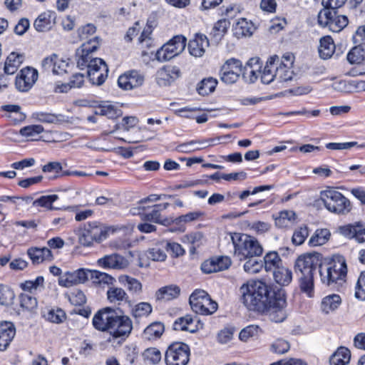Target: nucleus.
I'll return each mask as SVG.
<instances>
[{
  "mask_svg": "<svg viewBox=\"0 0 365 365\" xmlns=\"http://www.w3.org/2000/svg\"><path fill=\"white\" fill-rule=\"evenodd\" d=\"M43 131V128L40 125H31L22 128L20 134L24 137L35 140L36 137Z\"/></svg>",
  "mask_w": 365,
  "mask_h": 365,
  "instance_id": "13d9d810",
  "label": "nucleus"
},
{
  "mask_svg": "<svg viewBox=\"0 0 365 365\" xmlns=\"http://www.w3.org/2000/svg\"><path fill=\"white\" fill-rule=\"evenodd\" d=\"M365 59V43L354 46L347 54V60L351 63H360Z\"/></svg>",
  "mask_w": 365,
  "mask_h": 365,
  "instance_id": "37998d69",
  "label": "nucleus"
},
{
  "mask_svg": "<svg viewBox=\"0 0 365 365\" xmlns=\"http://www.w3.org/2000/svg\"><path fill=\"white\" fill-rule=\"evenodd\" d=\"M164 325L161 322H153L148 326L142 334V338L147 341L155 340L164 332Z\"/></svg>",
  "mask_w": 365,
  "mask_h": 365,
  "instance_id": "473e14b6",
  "label": "nucleus"
},
{
  "mask_svg": "<svg viewBox=\"0 0 365 365\" xmlns=\"http://www.w3.org/2000/svg\"><path fill=\"white\" fill-rule=\"evenodd\" d=\"M186 38L182 35L173 36L163 45L156 53V58L159 61H167L180 54L185 48Z\"/></svg>",
  "mask_w": 365,
  "mask_h": 365,
  "instance_id": "9d476101",
  "label": "nucleus"
},
{
  "mask_svg": "<svg viewBox=\"0 0 365 365\" xmlns=\"http://www.w3.org/2000/svg\"><path fill=\"white\" fill-rule=\"evenodd\" d=\"M309 235L308 228L301 227L296 230L292 235V241L295 245H301Z\"/></svg>",
  "mask_w": 365,
  "mask_h": 365,
  "instance_id": "e2e57ef3",
  "label": "nucleus"
},
{
  "mask_svg": "<svg viewBox=\"0 0 365 365\" xmlns=\"http://www.w3.org/2000/svg\"><path fill=\"white\" fill-rule=\"evenodd\" d=\"M209 46V41L205 35L197 34L188 43V51L195 57L204 55L206 48Z\"/></svg>",
  "mask_w": 365,
  "mask_h": 365,
  "instance_id": "5701e85b",
  "label": "nucleus"
},
{
  "mask_svg": "<svg viewBox=\"0 0 365 365\" xmlns=\"http://www.w3.org/2000/svg\"><path fill=\"white\" fill-rule=\"evenodd\" d=\"M351 359L350 351L344 346H341L331 356L330 365H347Z\"/></svg>",
  "mask_w": 365,
  "mask_h": 365,
  "instance_id": "72a5a7b5",
  "label": "nucleus"
},
{
  "mask_svg": "<svg viewBox=\"0 0 365 365\" xmlns=\"http://www.w3.org/2000/svg\"><path fill=\"white\" fill-rule=\"evenodd\" d=\"M360 227V222L354 225H346L339 227V232L348 238H355L357 241L358 231Z\"/></svg>",
  "mask_w": 365,
  "mask_h": 365,
  "instance_id": "6e6d98bb",
  "label": "nucleus"
},
{
  "mask_svg": "<svg viewBox=\"0 0 365 365\" xmlns=\"http://www.w3.org/2000/svg\"><path fill=\"white\" fill-rule=\"evenodd\" d=\"M189 302L192 311L202 315L212 314L218 308L217 303L202 289L195 290L190 296Z\"/></svg>",
  "mask_w": 365,
  "mask_h": 365,
  "instance_id": "1a4fd4ad",
  "label": "nucleus"
},
{
  "mask_svg": "<svg viewBox=\"0 0 365 365\" xmlns=\"http://www.w3.org/2000/svg\"><path fill=\"white\" fill-rule=\"evenodd\" d=\"M272 274L276 283L281 286L288 285L292 279V271L283 265L272 272Z\"/></svg>",
  "mask_w": 365,
  "mask_h": 365,
  "instance_id": "e433bc0d",
  "label": "nucleus"
},
{
  "mask_svg": "<svg viewBox=\"0 0 365 365\" xmlns=\"http://www.w3.org/2000/svg\"><path fill=\"white\" fill-rule=\"evenodd\" d=\"M88 274L94 284L98 285H108L110 287L115 282V279L111 275L98 270H89Z\"/></svg>",
  "mask_w": 365,
  "mask_h": 365,
  "instance_id": "58836bf2",
  "label": "nucleus"
},
{
  "mask_svg": "<svg viewBox=\"0 0 365 365\" xmlns=\"http://www.w3.org/2000/svg\"><path fill=\"white\" fill-rule=\"evenodd\" d=\"M261 67L259 58H250L242 71L243 79L250 83L255 82L260 73Z\"/></svg>",
  "mask_w": 365,
  "mask_h": 365,
  "instance_id": "393cba45",
  "label": "nucleus"
},
{
  "mask_svg": "<svg viewBox=\"0 0 365 365\" xmlns=\"http://www.w3.org/2000/svg\"><path fill=\"white\" fill-rule=\"evenodd\" d=\"M181 74L180 69L175 66H165L156 73V83L161 87L170 86Z\"/></svg>",
  "mask_w": 365,
  "mask_h": 365,
  "instance_id": "a211bd4d",
  "label": "nucleus"
},
{
  "mask_svg": "<svg viewBox=\"0 0 365 365\" xmlns=\"http://www.w3.org/2000/svg\"><path fill=\"white\" fill-rule=\"evenodd\" d=\"M294 219L295 213L293 211L284 210L275 217V225L280 228L287 227L294 222Z\"/></svg>",
  "mask_w": 365,
  "mask_h": 365,
  "instance_id": "49530a36",
  "label": "nucleus"
},
{
  "mask_svg": "<svg viewBox=\"0 0 365 365\" xmlns=\"http://www.w3.org/2000/svg\"><path fill=\"white\" fill-rule=\"evenodd\" d=\"M275 76H277V81L279 83L287 82L291 81L294 76V72L290 67V63L288 65H276Z\"/></svg>",
  "mask_w": 365,
  "mask_h": 365,
  "instance_id": "a18cd8bd",
  "label": "nucleus"
},
{
  "mask_svg": "<svg viewBox=\"0 0 365 365\" xmlns=\"http://www.w3.org/2000/svg\"><path fill=\"white\" fill-rule=\"evenodd\" d=\"M99 267L104 269H123L128 267L126 259L118 254L105 255L97 261Z\"/></svg>",
  "mask_w": 365,
  "mask_h": 365,
  "instance_id": "4be33fe9",
  "label": "nucleus"
},
{
  "mask_svg": "<svg viewBox=\"0 0 365 365\" xmlns=\"http://www.w3.org/2000/svg\"><path fill=\"white\" fill-rule=\"evenodd\" d=\"M89 269L80 268L72 272H66L58 278V284L71 287L86 282L88 279Z\"/></svg>",
  "mask_w": 365,
  "mask_h": 365,
  "instance_id": "dca6fc26",
  "label": "nucleus"
},
{
  "mask_svg": "<svg viewBox=\"0 0 365 365\" xmlns=\"http://www.w3.org/2000/svg\"><path fill=\"white\" fill-rule=\"evenodd\" d=\"M203 328V323L197 317L187 314L177 319L173 324V329L176 331H187L195 333Z\"/></svg>",
  "mask_w": 365,
  "mask_h": 365,
  "instance_id": "aec40b11",
  "label": "nucleus"
},
{
  "mask_svg": "<svg viewBox=\"0 0 365 365\" xmlns=\"http://www.w3.org/2000/svg\"><path fill=\"white\" fill-rule=\"evenodd\" d=\"M57 199L58 196L56 195L41 196L33 202V205L36 207H43L50 210H53L55 208L52 207V204Z\"/></svg>",
  "mask_w": 365,
  "mask_h": 365,
  "instance_id": "bf43d9fd",
  "label": "nucleus"
},
{
  "mask_svg": "<svg viewBox=\"0 0 365 365\" xmlns=\"http://www.w3.org/2000/svg\"><path fill=\"white\" fill-rule=\"evenodd\" d=\"M230 237L235 249L234 255L240 260H245L262 254V247L255 237L238 232L231 233Z\"/></svg>",
  "mask_w": 365,
  "mask_h": 365,
  "instance_id": "39448f33",
  "label": "nucleus"
},
{
  "mask_svg": "<svg viewBox=\"0 0 365 365\" xmlns=\"http://www.w3.org/2000/svg\"><path fill=\"white\" fill-rule=\"evenodd\" d=\"M320 199L328 211L336 215H345L352 209L350 200L334 189L322 191Z\"/></svg>",
  "mask_w": 365,
  "mask_h": 365,
  "instance_id": "423d86ee",
  "label": "nucleus"
},
{
  "mask_svg": "<svg viewBox=\"0 0 365 365\" xmlns=\"http://www.w3.org/2000/svg\"><path fill=\"white\" fill-rule=\"evenodd\" d=\"M275 58H269L261 73V81L263 83L269 84L272 82L274 79L277 80V76H275L276 64L274 63Z\"/></svg>",
  "mask_w": 365,
  "mask_h": 365,
  "instance_id": "ea45409f",
  "label": "nucleus"
},
{
  "mask_svg": "<svg viewBox=\"0 0 365 365\" xmlns=\"http://www.w3.org/2000/svg\"><path fill=\"white\" fill-rule=\"evenodd\" d=\"M265 312H267L271 321L279 323L287 318L285 307L287 305L284 294L281 292L272 293Z\"/></svg>",
  "mask_w": 365,
  "mask_h": 365,
  "instance_id": "ddd939ff",
  "label": "nucleus"
},
{
  "mask_svg": "<svg viewBox=\"0 0 365 365\" xmlns=\"http://www.w3.org/2000/svg\"><path fill=\"white\" fill-rule=\"evenodd\" d=\"M105 307L99 310L93 318V325L98 331H108L113 339H127L133 330L131 319L123 314L120 309Z\"/></svg>",
  "mask_w": 365,
  "mask_h": 365,
  "instance_id": "f257e3e1",
  "label": "nucleus"
},
{
  "mask_svg": "<svg viewBox=\"0 0 365 365\" xmlns=\"http://www.w3.org/2000/svg\"><path fill=\"white\" fill-rule=\"evenodd\" d=\"M230 264L231 261L227 257H212L201 264V269L205 274H210L227 269Z\"/></svg>",
  "mask_w": 365,
  "mask_h": 365,
  "instance_id": "412c9836",
  "label": "nucleus"
},
{
  "mask_svg": "<svg viewBox=\"0 0 365 365\" xmlns=\"http://www.w3.org/2000/svg\"><path fill=\"white\" fill-rule=\"evenodd\" d=\"M318 50L322 58L327 59L330 58L335 51V44L331 37L329 36L322 37L319 41Z\"/></svg>",
  "mask_w": 365,
  "mask_h": 365,
  "instance_id": "f704fd0d",
  "label": "nucleus"
},
{
  "mask_svg": "<svg viewBox=\"0 0 365 365\" xmlns=\"http://www.w3.org/2000/svg\"><path fill=\"white\" fill-rule=\"evenodd\" d=\"M96 114L107 116L108 118L114 119L121 115V110L117 109L114 106L107 104L100 106Z\"/></svg>",
  "mask_w": 365,
  "mask_h": 365,
  "instance_id": "5fc2aeb1",
  "label": "nucleus"
},
{
  "mask_svg": "<svg viewBox=\"0 0 365 365\" xmlns=\"http://www.w3.org/2000/svg\"><path fill=\"white\" fill-rule=\"evenodd\" d=\"M260 331L257 325H250L241 330L239 338L243 341H247L250 339L257 337Z\"/></svg>",
  "mask_w": 365,
  "mask_h": 365,
  "instance_id": "4d7b16f0",
  "label": "nucleus"
},
{
  "mask_svg": "<svg viewBox=\"0 0 365 365\" xmlns=\"http://www.w3.org/2000/svg\"><path fill=\"white\" fill-rule=\"evenodd\" d=\"M27 254L34 264H39L43 261H51L53 259L52 252L47 247H31L27 250Z\"/></svg>",
  "mask_w": 365,
  "mask_h": 365,
  "instance_id": "bb28decb",
  "label": "nucleus"
},
{
  "mask_svg": "<svg viewBox=\"0 0 365 365\" xmlns=\"http://www.w3.org/2000/svg\"><path fill=\"white\" fill-rule=\"evenodd\" d=\"M180 293L178 286L170 284L159 289L155 293V297L158 301H170L178 297Z\"/></svg>",
  "mask_w": 365,
  "mask_h": 365,
  "instance_id": "7c9ffc66",
  "label": "nucleus"
},
{
  "mask_svg": "<svg viewBox=\"0 0 365 365\" xmlns=\"http://www.w3.org/2000/svg\"><path fill=\"white\" fill-rule=\"evenodd\" d=\"M289 348V342L282 339H277L271 346L272 351L279 354L286 353Z\"/></svg>",
  "mask_w": 365,
  "mask_h": 365,
  "instance_id": "338daca9",
  "label": "nucleus"
},
{
  "mask_svg": "<svg viewBox=\"0 0 365 365\" xmlns=\"http://www.w3.org/2000/svg\"><path fill=\"white\" fill-rule=\"evenodd\" d=\"M118 281L132 294L139 295L142 292V284L135 278L128 275H120L118 277Z\"/></svg>",
  "mask_w": 365,
  "mask_h": 365,
  "instance_id": "2f4dec72",
  "label": "nucleus"
},
{
  "mask_svg": "<svg viewBox=\"0 0 365 365\" xmlns=\"http://www.w3.org/2000/svg\"><path fill=\"white\" fill-rule=\"evenodd\" d=\"M242 71V64L240 60L236 58L228 59L220 69V79L227 84L234 83L238 80Z\"/></svg>",
  "mask_w": 365,
  "mask_h": 365,
  "instance_id": "4468645a",
  "label": "nucleus"
},
{
  "mask_svg": "<svg viewBox=\"0 0 365 365\" xmlns=\"http://www.w3.org/2000/svg\"><path fill=\"white\" fill-rule=\"evenodd\" d=\"M16 334L14 324L8 321L0 322V351H4L9 346Z\"/></svg>",
  "mask_w": 365,
  "mask_h": 365,
  "instance_id": "b1692460",
  "label": "nucleus"
},
{
  "mask_svg": "<svg viewBox=\"0 0 365 365\" xmlns=\"http://www.w3.org/2000/svg\"><path fill=\"white\" fill-rule=\"evenodd\" d=\"M275 292L262 281L250 280L240 288V299L243 304L249 310L259 312H265L272 293Z\"/></svg>",
  "mask_w": 365,
  "mask_h": 365,
  "instance_id": "7ed1b4c3",
  "label": "nucleus"
},
{
  "mask_svg": "<svg viewBox=\"0 0 365 365\" xmlns=\"http://www.w3.org/2000/svg\"><path fill=\"white\" fill-rule=\"evenodd\" d=\"M230 22L226 19H220L215 23L213 27V36L218 40L221 39L223 35L226 33Z\"/></svg>",
  "mask_w": 365,
  "mask_h": 365,
  "instance_id": "052dcab7",
  "label": "nucleus"
},
{
  "mask_svg": "<svg viewBox=\"0 0 365 365\" xmlns=\"http://www.w3.org/2000/svg\"><path fill=\"white\" fill-rule=\"evenodd\" d=\"M143 360L148 364H157L161 360V353L160 351L155 347H150L146 349L143 352Z\"/></svg>",
  "mask_w": 365,
  "mask_h": 365,
  "instance_id": "3c124183",
  "label": "nucleus"
},
{
  "mask_svg": "<svg viewBox=\"0 0 365 365\" xmlns=\"http://www.w3.org/2000/svg\"><path fill=\"white\" fill-rule=\"evenodd\" d=\"M44 279L43 277H37L35 280H28L20 284V287L25 292L36 294L38 290L43 289Z\"/></svg>",
  "mask_w": 365,
  "mask_h": 365,
  "instance_id": "c03bdc74",
  "label": "nucleus"
},
{
  "mask_svg": "<svg viewBox=\"0 0 365 365\" xmlns=\"http://www.w3.org/2000/svg\"><path fill=\"white\" fill-rule=\"evenodd\" d=\"M101 44V38L94 36L92 39L83 43L77 50V66L81 69L88 68V76L93 84H103L108 76V68L106 62L100 58H93L95 52Z\"/></svg>",
  "mask_w": 365,
  "mask_h": 365,
  "instance_id": "f03ea898",
  "label": "nucleus"
},
{
  "mask_svg": "<svg viewBox=\"0 0 365 365\" xmlns=\"http://www.w3.org/2000/svg\"><path fill=\"white\" fill-rule=\"evenodd\" d=\"M320 267L318 253L302 255L295 261L294 271L299 277L300 289L309 297L314 292V275Z\"/></svg>",
  "mask_w": 365,
  "mask_h": 365,
  "instance_id": "20e7f679",
  "label": "nucleus"
},
{
  "mask_svg": "<svg viewBox=\"0 0 365 365\" xmlns=\"http://www.w3.org/2000/svg\"><path fill=\"white\" fill-rule=\"evenodd\" d=\"M190 350L187 344L174 342L167 349L165 354L166 365H187L190 360Z\"/></svg>",
  "mask_w": 365,
  "mask_h": 365,
  "instance_id": "f8f14e48",
  "label": "nucleus"
},
{
  "mask_svg": "<svg viewBox=\"0 0 365 365\" xmlns=\"http://www.w3.org/2000/svg\"><path fill=\"white\" fill-rule=\"evenodd\" d=\"M168 202L156 204L151 207V210L145 212L143 219L155 223H158L165 226L170 225L174 222L173 217H163L161 212L169 207Z\"/></svg>",
  "mask_w": 365,
  "mask_h": 365,
  "instance_id": "6ab92c4d",
  "label": "nucleus"
},
{
  "mask_svg": "<svg viewBox=\"0 0 365 365\" xmlns=\"http://www.w3.org/2000/svg\"><path fill=\"white\" fill-rule=\"evenodd\" d=\"M96 31V27L92 24H87L81 27H80L78 30V36L81 40L88 41L91 40L89 37L94 34ZM93 38H91L92 39Z\"/></svg>",
  "mask_w": 365,
  "mask_h": 365,
  "instance_id": "680f3d73",
  "label": "nucleus"
},
{
  "mask_svg": "<svg viewBox=\"0 0 365 365\" xmlns=\"http://www.w3.org/2000/svg\"><path fill=\"white\" fill-rule=\"evenodd\" d=\"M51 25V16L48 14H41L34 23L36 31L43 32L49 29Z\"/></svg>",
  "mask_w": 365,
  "mask_h": 365,
  "instance_id": "864d4df0",
  "label": "nucleus"
},
{
  "mask_svg": "<svg viewBox=\"0 0 365 365\" xmlns=\"http://www.w3.org/2000/svg\"><path fill=\"white\" fill-rule=\"evenodd\" d=\"M165 241H161L155 245L153 247L149 249L147 252V256L148 258L153 261H165L166 255V247L164 246Z\"/></svg>",
  "mask_w": 365,
  "mask_h": 365,
  "instance_id": "a19ab883",
  "label": "nucleus"
},
{
  "mask_svg": "<svg viewBox=\"0 0 365 365\" xmlns=\"http://www.w3.org/2000/svg\"><path fill=\"white\" fill-rule=\"evenodd\" d=\"M114 231L113 227L106 226L98 222H88L81 231L78 242L84 247H91L93 242H102L108 237L110 232H114Z\"/></svg>",
  "mask_w": 365,
  "mask_h": 365,
  "instance_id": "6e6552de",
  "label": "nucleus"
},
{
  "mask_svg": "<svg viewBox=\"0 0 365 365\" xmlns=\"http://www.w3.org/2000/svg\"><path fill=\"white\" fill-rule=\"evenodd\" d=\"M153 311L152 306L148 302H140L135 305L131 310V315L135 319L148 317Z\"/></svg>",
  "mask_w": 365,
  "mask_h": 365,
  "instance_id": "09e8293b",
  "label": "nucleus"
},
{
  "mask_svg": "<svg viewBox=\"0 0 365 365\" xmlns=\"http://www.w3.org/2000/svg\"><path fill=\"white\" fill-rule=\"evenodd\" d=\"M15 294L9 287L0 284V304L10 306L13 304Z\"/></svg>",
  "mask_w": 365,
  "mask_h": 365,
  "instance_id": "8fccbe9b",
  "label": "nucleus"
},
{
  "mask_svg": "<svg viewBox=\"0 0 365 365\" xmlns=\"http://www.w3.org/2000/svg\"><path fill=\"white\" fill-rule=\"evenodd\" d=\"M341 304L339 295L333 294L324 297L321 302V311L325 314H329L335 312Z\"/></svg>",
  "mask_w": 365,
  "mask_h": 365,
  "instance_id": "cd10ccee",
  "label": "nucleus"
},
{
  "mask_svg": "<svg viewBox=\"0 0 365 365\" xmlns=\"http://www.w3.org/2000/svg\"><path fill=\"white\" fill-rule=\"evenodd\" d=\"M37 78L38 73L36 69L30 67L24 68L16 78V88L21 92H26L31 89Z\"/></svg>",
  "mask_w": 365,
  "mask_h": 365,
  "instance_id": "f3484780",
  "label": "nucleus"
},
{
  "mask_svg": "<svg viewBox=\"0 0 365 365\" xmlns=\"http://www.w3.org/2000/svg\"><path fill=\"white\" fill-rule=\"evenodd\" d=\"M255 29L253 24L245 19H240L233 28L234 34L238 38L252 36Z\"/></svg>",
  "mask_w": 365,
  "mask_h": 365,
  "instance_id": "c756f323",
  "label": "nucleus"
},
{
  "mask_svg": "<svg viewBox=\"0 0 365 365\" xmlns=\"http://www.w3.org/2000/svg\"><path fill=\"white\" fill-rule=\"evenodd\" d=\"M20 306L24 309L33 312L37 308L38 302L36 297L29 294H21L19 296Z\"/></svg>",
  "mask_w": 365,
  "mask_h": 365,
  "instance_id": "603ef678",
  "label": "nucleus"
},
{
  "mask_svg": "<svg viewBox=\"0 0 365 365\" xmlns=\"http://www.w3.org/2000/svg\"><path fill=\"white\" fill-rule=\"evenodd\" d=\"M355 297L361 300L365 299V271L361 273L358 279Z\"/></svg>",
  "mask_w": 365,
  "mask_h": 365,
  "instance_id": "774afa93",
  "label": "nucleus"
},
{
  "mask_svg": "<svg viewBox=\"0 0 365 365\" xmlns=\"http://www.w3.org/2000/svg\"><path fill=\"white\" fill-rule=\"evenodd\" d=\"M266 272H274L282 265V261L277 252H269L264 257L262 263Z\"/></svg>",
  "mask_w": 365,
  "mask_h": 365,
  "instance_id": "4c0bfd02",
  "label": "nucleus"
},
{
  "mask_svg": "<svg viewBox=\"0 0 365 365\" xmlns=\"http://www.w3.org/2000/svg\"><path fill=\"white\" fill-rule=\"evenodd\" d=\"M347 274V267L345 258L342 255H334L325 269L319 270L322 283L331 285L333 283L341 284L345 280Z\"/></svg>",
  "mask_w": 365,
  "mask_h": 365,
  "instance_id": "0eeeda50",
  "label": "nucleus"
},
{
  "mask_svg": "<svg viewBox=\"0 0 365 365\" xmlns=\"http://www.w3.org/2000/svg\"><path fill=\"white\" fill-rule=\"evenodd\" d=\"M217 84V80L213 78H205L198 84L197 90L200 95L207 96L215 91Z\"/></svg>",
  "mask_w": 365,
  "mask_h": 365,
  "instance_id": "de8ad7c7",
  "label": "nucleus"
},
{
  "mask_svg": "<svg viewBox=\"0 0 365 365\" xmlns=\"http://www.w3.org/2000/svg\"><path fill=\"white\" fill-rule=\"evenodd\" d=\"M318 24L322 27H327L332 32L338 33L349 24L345 15H338L336 11L322 9L318 14Z\"/></svg>",
  "mask_w": 365,
  "mask_h": 365,
  "instance_id": "9b49d317",
  "label": "nucleus"
},
{
  "mask_svg": "<svg viewBox=\"0 0 365 365\" xmlns=\"http://www.w3.org/2000/svg\"><path fill=\"white\" fill-rule=\"evenodd\" d=\"M330 232L327 229H318L309 240L310 246H320L324 245L329 239Z\"/></svg>",
  "mask_w": 365,
  "mask_h": 365,
  "instance_id": "79ce46f5",
  "label": "nucleus"
},
{
  "mask_svg": "<svg viewBox=\"0 0 365 365\" xmlns=\"http://www.w3.org/2000/svg\"><path fill=\"white\" fill-rule=\"evenodd\" d=\"M248 259L244 264V270L249 274L258 273L263 267L262 262H258L253 257Z\"/></svg>",
  "mask_w": 365,
  "mask_h": 365,
  "instance_id": "0e129e2a",
  "label": "nucleus"
},
{
  "mask_svg": "<svg viewBox=\"0 0 365 365\" xmlns=\"http://www.w3.org/2000/svg\"><path fill=\"white\" fill-rule=\"evenodd\" d=\"M24 57L22 54L15 52L11 53L6 58L4 71L7 75H12L16 72L21 64L23 63Z\"/></svg>",
  "mask_w": 365,
  "mask_h": 365,
  "instance_id": "c85d7f7f",
  "label": "nucleus"
},
{
  "mask_svg": "<svg viewBox=\"0 0 365 365\" xmlns=\"http://www.w3.org/2000/svg\"><path fill=\"white\" fill-rule=\"evenodd\" d=\"M145 76L138 70H130L121 74L118 79L120 88L125 91L133 90L143 86Z\"/></svg>",
  "mask_w": 365,
  "mask_h": 365,
  "instance_id": "2eb2a0df",
  "label": "nucleus"
},
{
  "mask_svg": "<svg viewBox=\"0 0 365 365\" xmlns=\"http://www.w3.org/2000/svg\"><path fill=\"white\" fill-rule=\"evenodd\" d=\"M215 141L216 139L214 138L191 140L178 145L176 147V150L181 153H191L211 146L215 144Z\"/></svg>",
  "mask_w": 365,
  "mask_h": 365,
  "instance_id": "a878e982",
  "label": "nucleus"
},
{
  "mask_svg": "<svg viewBox=\"0 0 365 365\" xmlns=\"http://www.w3.org/2000/svg\"><path fill=\"white\" fill-rule=\"evenodd\" d=\"M334 90L344 92L351 93L355 90L354 81L341 80L333 84Z\"/></svg>",
  "mask_w": 365,
  "mask_h": 365,
  "instance_id": "69168bd1",
  "label": "nucleus"
},
{
  "mask_svg": "<svg viewBox=\"0 0 365 365\" xmlns=\"http://www.w3.org/2000/svg\"><path fill=\"white\" fill-rule=\"evenodd\" d=\"M106 295L110 303L120 304L122 302L128 300V295L125 291L123 288L113 286V284L108 287Z\"/></svg>",
  "mask_w": 365,
  "mask_h": 365,
  "instance_id": "c9c22d12",
  "label": "nucleus"
}]
</instances>
